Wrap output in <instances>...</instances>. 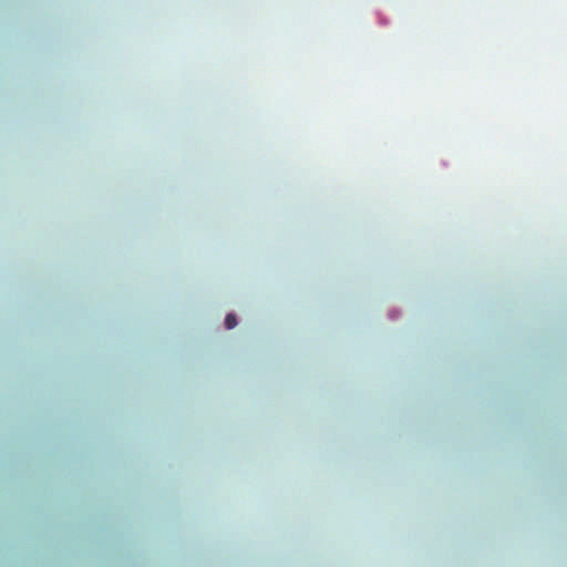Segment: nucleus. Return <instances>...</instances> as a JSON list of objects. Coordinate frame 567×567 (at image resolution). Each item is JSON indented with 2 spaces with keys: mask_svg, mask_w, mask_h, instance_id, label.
I'll return each instance as SVG.
<instances>
[{
  "mask_svg": "<svg viewBox=\"0 0 567 567\" xmlns=\"http://www.w3.org/2000/svg\"><path fill=\"white\" fill-rule=\"evenodd\" d=\"M225 326L227 329H234L237 326V318L234 313H228L226 316Z\"/></svg>",
  "mask_w": 567,
  "mask_h": 567,
  "instance_id": "f257e3e1",
  "label": "nucleus"
}]
</instances>
